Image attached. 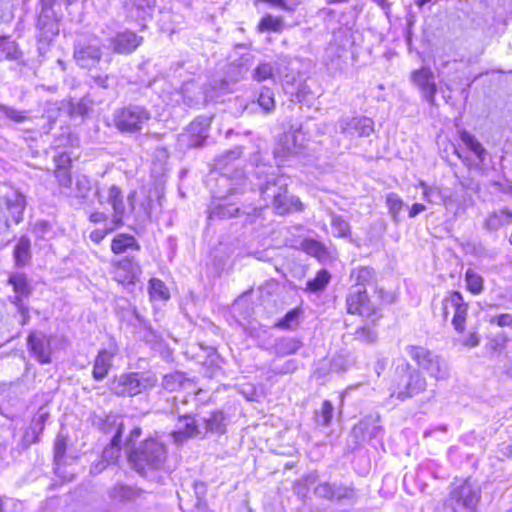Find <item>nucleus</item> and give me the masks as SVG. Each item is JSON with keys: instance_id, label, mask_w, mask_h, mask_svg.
I'll list each match as a JSON object with an SVG mask.
<instances>
[{"instance_id": "f257e3e1", "label": "nucleus", "mask_w": 512, "mask_h": 512, "mask_svg": "<svg viewBox=\"0 0 512 512\" xmlns=\"http://www.w3.org/2000/svg\"><path fill=\"white\" fill-rule=\"evenodd\" d=\"M131 467L140 475L159 470L167 459L166 445L156 437L145 438L137 447H131L126 454Z\"/></svg>"}, {"instance_id": "f03ea898", "label": "nucleus", "mask_w": 512, "mask_h": 512, "mask_svg": "<svg viewBox=\"0 0 512 512\" xmlns=\"http://www.w3.org/2000/svg\"><path fill=\"white\" fill-rule=\"evenodd\" d=\"M481 492L471 479L456 477L450 483L448 497L443 502L449 512H477Z\"/></svg>"}, {"instance_id": "7ed1b4c3", "label": "nucleus", "mask_w": 512, "mask_h": 512, "mask_svg": "<svg viewBox=\"0 0 512 512\" xmlns=\"http://www.w3.org/2000/svg\"><path fill=\"white\" fill-rule=\"evenodd\" d=\"M112 393L118 397H133L151 389L157 383L153 374L145 375L140 372H125L112 379Z\"/></svg>"}, {"instance_id": "20e7f679", "label": "nucleus", "mask_w": 512, "mask_h": 512, "mask_svg": "<svg viewBox=\"0 0 512 512\" xmlns=\"http://www.w3.org/2000/svg\"><path fill=\"white\" fill-rule=\"evenodd\" d=\"M426 387V380L420 372L413 369L410 364H406L396 369L394 378L395 390L392 396L399 400H404L424 392Z\"/></svg>"}, {"instance_id": "39448f33", "label": "nucleus", "mask_w": 512, "mask_h": 512, "mask_svg": "<svg viewBox=\"0 0 512 512\" xmlns=\"http://www.w3.org/2000/svg\"><path fill=\"white\" fill-rule=\"evenodd\" d=\"M150 119L149 112L140 106H124L113 114V124L117 130L125 134L139 132Z\"/></svg>"}, {"instance_id": "423d86ee", "label": "nucleus", "mask_w": 512, "mask_h": 512, "mask_svg": "<svg viewBox=\"0 0 512 512\" xmlns=\"http://www.w3.org/2000/svg\"><path fill=\"white\" fill-rule=\"evenodd\" d=\"M407 351L420 370L427 372L436 380L445 378L446 370L441 363L440 357L428 348L421 345H411L407 348Z\"/></svg>"}, {"instance_id": "0eeeda50", "label": "nucleus", "mask_w": 512, "mask_h": 512, "mask_svg": "<svg viewBox=\"0 0 512 512\" xmlns=\"http://www.w3.org/2000/svg\"><path fill=\"white\" fill-rule=\"evenodd\" d=\"M345 309L347 314L353 316L382 318L381 310L371 305V299L366 288L348 292L345 297Z\"/></svg>"}, {"instance_id": "6e6552de", "label": "nucleus", "mask_w": 512, "mask_h": 512, "mask_svg": "<svg viewBox=\"0 0 512 512\" xmlns=\"http://www.w3.org/2000/svg\"><path fill=\"white\" fill-rule=\"evenodd\" d=\"M469 308V303L458 290L447 291L441 301L442 317L445 320L450 318L451 325L469 317Z\"/></svg>"}, {"instance_id": "1a4fd4ad", "label": "nucleus", "mask_w": 512, "mask_h": 512, "mask_svg": "<svg viewBox=\"0 0 512 512\" xmlns=\"http://www.w3.org/2000/svg\"><path fill=\"white\" fill-rule=\"evenodd\" d=\"M112 278L123 287L134 286L141 274V266L134 257H125L112 263Z\"/></svg>"}, {"instance_id": "9d476101", "label": "nucleus", "mask_w": 512, "mask_h": 512, "mask_svg": "<svg viewBox=\"0 0 512 512\" xmlns=\"http://www.w3.org/2000/svg\"><path fill=\"white\" fill-rule=\"evenodd\" d=\"M26 345L30 355L40 364L51 363L53 349L50 337L33 330L27 336Z\"/></svg>"}, {"instance_id": "9b49d317", "label": "nucleus", "mask_w": 512, "mask_h": 512, "mask_svg": "<svg viewBox=\"0 0 512 512\" xmlns=\"http://www.w3.org/2000/svg\"><path fill=\"white\" fill-rule=\"evenodd\" d=\"M144 38L135 31L126 29L117 32L111 37L109 43L113 53L120 55H128L135 52L143 43Z\"/></svg>"}, {"instance_id": "f8f14e48", "label": "nucleus", "mask_w": 512, "mask_h": 512, "mask_svg": "<svg viewBox=\"0 0 512 512\" xmlns=\"http://www.w3.org/2000/svg\"><path fill=\"white\" fill-rule=\"evenodd\" d=\"M212 119L205 116H198L185 128L184 136L189 148H198L205 144Z\"/></svg>"}, {"instance_id": "ddd939ff", "label": "nucleus", "mask_w": 512, "mask_h": 512, "mask_svg": "<svg viewBox=\"0 0 512 512\" xmlns=\"http://www.w3.org/2000/svg\"><path fill=\"white\" fill-rule=\"evenodd\" d=\"M272 207L277 215L285 216L293 212H302L304 205L300 198L291 195L288 185H283L280 190L273 196Z\"/></svg>"}, {"instance_id": "4468645a", "label": "nucleus", "mask_w": 512, "mask_h": 512, "mask_svg": "<svg viewBox=\"0 0 512 512\" xmlns=\"http://www.w3.org/2000/svg\"><path fill=\"white\" fill-rule=\"evenodd\" d=\"M410 79L422 91L427 101L433 104L438 89L432 70L429 67L422 66L410 73Z\"/></svg>"}, {"instance_id": "2eb2a0df", "label": "nucleus", "mask_w": 512, "mask_h": 512, "mask_svg": "<svg viewBox=\"0 0 512 512\" xmlns=\"http://www.w3.org/2000/svg\"><path fill=\"white\" fill-rule=\"evenodd\" d=\"M53 174L59 186L69 188L73 181V160L66 151H60L53 156Z\"/></svg>"}, {"instance_id": "dca6fc26", "label": "nucleus", "mask_w": 512, "mask_h": 512, "mask_svg": "<svg viewBox=\"0 0 512 512\" xmlns=\"http://www.w3.org/2000/svg\"><path fill=\"white\" fill-rule=\"evenodd\" d=\"M453 330L457 336L456 341L462 347L475 348L481 342V334L477 326H469L468 317L462 322L452 324Z\"/></svg>"}, {"instance_id": "f3484780", "label": "nucleus", "mask_w": 512, "mask_h": 512, "mask_svg": "<svg viewBox=\"0 0 512 512\" xmlns=\"http://www.w3.org/2000/svg\"><path fill=\"white\" fill-rule=\"evenodd\" d=\"M7 283L11 285L14 292L12 303L16 306H21L23 299L28 298L33 292L31 281L24 272L10 274Z\"/></svg>"}, {"instance_id": "a211bd4d", "label": "nucleus", "mask_w": 512, "mask_h": 512, "mask_svg": "<svg viewBox=\"0 0 512 512\" xmlns=\"http://www.w3.org/2000/svg\"><path fill=\"white\" fill-rule=\"evenodd\" d=\"M114 353L107 349L98 350L92 362L91 375L95 381H103L110 373Z\"/></svg>"}, {"instance_id": "6ab92c4d", "label": "nucleus", "mask_w": 512, "mask_h": 512, "mask_svg": "<svg viewBox=\"0 0 512 512\" xmlns=\"http://www.w3.org/2000/svg\"><path fill=\"white\" fill-rule=\"evenodd\" d=\"M375 130V122L367 116H355L348 120L344 127L343 133H349L357 137H368Z\"/></svg>"}, {"instance_id": "aec40b11", "label": "nucleus", "mask_w": 512, "mask_h": 512, "mask_svg": "<svg viewBox=\"0 0 512 512\" xmlns=\"http://www.w3.org/2000/svg\"><path fill=\"white\" fill-rule=\"evenodd\" d=\"M108 202L113 209L112 224L116 227H122L124 225V202H123V190L118 185H111L108 188Z\"/></svg>"}, {"instance_id": "412c9836", "label": "nucleus", "mask_w": 512, "mask_h": 512, "mask_svg": "<svg viewBox=\"0 0 512 512\" xmlns=\"http://www.w3.org/2000/svg\"><path fill=\"white\" fill-rule=\"evenodd\" d=\"M14 265L23 268L30 264L32 259L31 240L28 236H21L15 244L12 252Z\"/></svg>"}, {"instance_id": "4be33fe9", "label": "nucleus", "mask_w": 512, "mask_h": 512, "mask_svg": "<svg viewBox=\"0 0 512 512\" xmlns=\"http://www.w3.org/2000/svg\"><path fill=\"white\" fill-rule=\"evenodd\" d=\"M110 249L113 254L120 255L128 251H140L141 246L132 234L119 233L112 238Z\"/></svg>"}, {"instance_id": "5701e85b", "label": "nucleus", "mask_w": 512, "mask_h": 512, "mask_svg": "<svg viewBox=\"0 0 512 512\" xmlns=\"http://www.w3.org/2000/svg\"><path fill=\"white\" fill-rule=\"evenodd\" d=\"M350 281L353 283V286L358 287V289H364L366 286L376 283L377 274L373 267L358 266L351 270Z\"/></svg>"}, {"instance_id": "b1692460", "label": "nucleus", "mask_w": 512, "mask_h": 512, "mask_svg": "<svg viewBox=\"0 0 512 512\" xmlns=\"http://www.w3.org/2000/svg\"><path fill=\"white\" fill-rule=\"evenodd\" d=\"M101 50L94 46H82L74 52V58L82 68H89L101 60Z\"/></svg>"}, {"instance_id": "393cba45", "label": "nucleus", "mask_w": 512, "mask_h": 512, "mask_svg": "<svg viewBox=\"0 0 512 512\" xmlns=\"http://www.w3.org/2000/svg\"><path fill=\"white\" fill-rule=\"evenodd\" d=\"M178 420H185L186 422L182 428L174 430L172 432L171 435L175 442L181 443L183 441L195 437L199 433L198 424L192 415H180L178 417Z\"/></svg>"}, {"instance_id": "a878e982", "label": "nucleus", "mask_w": 512, "mask_h": 512, "mask_svg": "<svg viewBox=\"0 0 512 512\" xmlns=\"http://www.w3.org/2000/svg\"><path fill=\"white\" fill-rule=\"evenodd\" d=\"M304 309L302 304L287 311L281 318L275 323L274 327L280 330H294L296 329L303 318Z\"/></svg>"}, {"instance_id": "bb28decb", "label": "nucleus", "mask_w": 512, "mask_h": 512, "mask_svg": "<svg viewBox=\"0 0 512 512\" xmlns=\"http://www.w3.org/2000/svg\"><path fill=\"white\" fill-rule=\"evenodd\" d=\"M370 321L365 322L364 324L358 326L353 335L354 338L362 343L371 344L376 342L378 338V333L376 330L377 323L380 319H374V317H366Z\"/></svg>"}, {"instance_id": "cd10ccee", "label": "nucleus", "mask_w": 512, "mask_h": 512, "mask_svg": "<svg viewBox=\"0 0 512 512\" xmlns=\"http://www.w3.org/2000/svg\"><path fill=\"white\" fill-rule=\"evenodd\" d=\"M285 20L280 15L266 13L263 15L256 25L259 33L274 32L280 33L285 28Z\"/></svg>"}, {"instance_id": "c85d7f7f", "label": "nucleus", "mask_w": 512, "mask_h": 512, "mask_svg": "<svg viewBox=\"0 0 512 512\" xmlns=\"http://www.w3.org/2000/svg\"><path fill=\"white\" fill-rule=\"evenodd\" d=\"M0 51L5 52L6 61L23 62V51L10 35H0Z\"/></svg>"}, {"instance_id": "c756f323", "label": "nucleus", "mask_w": 512, "mask_h": 512, "mask_svg": "<svg viewBox=\"0 0 512 512\" xmlns=\"http://www.w3.org/2000/svg\"><path fill=\"white\" fill-rule=\"evenodd\" d=\"M300 249L307 255L316 258L318 261H324L329 257V252L325 244L313 238L303 239L300 243Z\"/></svg>"}, {"instance_id": "7c9ffc66", "label": "nucleus", "mask_w": 512, "mask_h": 512, "mask_svg": "<svg viewBox=\"0 0 512 512\" xmlns=\"http://www.w3.org/2000/svg\"><path fill=\"white\" fill-rule=\"evenodd\" d=\"M459 135L465 146L482 162L486 155V149L481 142L465 129L461 130Z\"/></svg>"}, {"instance_id": "2f4dec72", "label": "nucleus", "mask_w": 512, "mask_h": 512, "mask_svg": "<svg viewBox=\"0 0 512 512\" xmlns=\"http://www.w3.org/2000/svg\"><path fill=\"white\" fill-rule=\"evenodd\" d=\"M466 290L472 295H479L484 291V278L474 269H467L465 272Z\"/></svg>"}, {"instance_id": "473e14b6", "label": "nucleus", "mask_w": 512, "mask_h": 512, "mask_svg": "<svg viewBox=\"0 0 512 512\" xmlns=\"http://www.w3.org/2000/svg\"><path fill=\"white\" fill-rule=\"evenodd\" d=\"M149 297L150 300L167 301L170 298V291L161 279L151 278L149 280Z\"/></svg>"}, {"instance_id": "72a5a7b5", "label": "nucleus", "mask_w": 512, "mask_h": 512, "mask_svg": "<svg viewBox=\"0 0 512 512\" xmlns=\"http://www.w3.org/2000/svg\"><path fill=\"white\" fill-rule=\"evenodd\" d=\"M330 280V273L326 269H320L313 279L307 281L305 290L309 292L322 291L329 284Z\"/></svg>"}, {"instance_id": "f704fd0d", "label": "nucleus", "mask_w": 512, "mask_h": 512, "mask_svg": "<svg viewBox=\"0 0 512 512\" xmlns=\"http://www.w3.org/2000/svg\"><path fill=\"white\" fill-rule=\"evenodd\" d=\"M257 103L264 113H271L276 107L273 90L269 87H262L257 97Z\"/></svg>"}, {"instance_id": "c9c22d12", "label": "nucleus", "mask_w": 512, "mask_h": 512, "mask_svg": "<svg viewBox=\"0 0 512 512\" xmlns=\"http://www.w3.org/2000/svg\"><path fill=\"white\" fill-rule=\"evenodd\" d=\"M187 382L188 379L183 373L173 372L164 377L163 387L168 392H176L181 390Z\"/></svg>"}, {"instance_id": "e433bc0d", "label": "nucleus", "mask_w": 512, "mask_h": 512, "mask_svg": "<svg viewBox=\"0 0 512 512\" xmlns=\"http://www.w3.org/2000/svg\"><path fill=\"white\" fill-rule=\"evenodd\" d=\"M125 429V425L123 422H120L117 425L116 431L112 438L110 439V442L108 446L106 447L105 451L111 450L112 451V458L114 461H118L121 457V441L123 432Z\"/></svg>"}, {"instance_id": "4c0bfd02", "label": "nucleus", "mask_w": 512, "mask_h": 512, "mask_svg": "<svg viewBox=\"0 0 512 512\" xmlns=\"http://www.w3.org/2000/svg\"><path fill=\"white\" fill-rule=\"evenodd\" d=\"M331 227L336 238L340 239L351 237V228L348 222L342 216H333L331 219Z\"/></svg>"}, {"instance_id": "58836bf2", "label": "nucleus", "mask_w": 512, "mask_h": 512, "mask_svg": "<svg viewBox=\"0 0 512 512\" xmlns=\"http://www.w3.org/2000/svg\"><path fill=\"white\" fill-rule=\"evenodd\" d=\"M274 67L271 63L261 62L252 72V77L256 82H264L274 78Z\"/></svg>"}, {"instance_id": "ea45409f", "label": "nucleus", "mask_w": 512, "mask_h": 512, "mask_svg": "<svg viewBox=\"0 0 512 512\" xmlns=\"http://www.w3.org/2000/svg\"><path fill=\"white\" fill-rule=\"evenodd\" d=\"M225 415L221 410H214L205 420L206 428L209 431H222L225 426Z\"/></svg>"}, {"instance_id": "a19ab883", "label": "nucleus", "mask_w": 512, "mask_h": 512, "mask_svg": "<svg viewBox=\"0 0 512 512\" xmlns=\"http://www.w3.org/2000/svg\"><path fill=\"white\" fill-rule=\"evenodd\" d=\"M2 112L7 120L22 123L30 119L28 111L16 110L10 107H2Z\"/></svg>"}, {"instance_id": "79ce46f5", "label": "nucleus", "mask_w": 512, "mask_h": 512, "mask_svg": "<svg viewBox=\"0 0 512 512\" xmlns=\"http://www.w3.org/2000/svg\"><path fill=\"white\" fill-rule=\"evenodd\" d=\"M386 205L388 207L389 213L393 217H397L402 210L404 203L396 193H390L386 196Z\"/></svg>"}, {"instance_id": "37998d69", "label": "nucleus", "mask_w": 512, "mask_h": 512, "mask_svg": "<svg viewBox=\"0 0 512 512\" xmlns=\"http://www.w3.org/2000/svg\"><path fill=\"white\" fill-rule=\"evenodd\" d=\"M334 407L330 400H324L320 411L317 413L319 421L323 426H327L331 423L333 417Z\"/></svg>"}, {"instance_id": "c03bdc74", "label": "nucleus", "mask_w": 512, "mask_h": 512, "mask_svg": "<svg viewBox=\"0 0 512 512\" xmlns=\"http://www.w3.org/2000/svg\"><path fill=\"white\" fill-rule=\"evenodd\" d=\"M510 338L506 333H499L489 340V349L493 352H502Z\"/></svg>"}, {"instance_id": "a18cd8bd", "label": "nucleus", "mask_w": 512, "mask_h": 512, "mask_svg": "<svg viewBox=\"0 0 512 512\" xmlns=\"http://www.w3.org/2000/svg\"><path fill=\"white\" fill-rule=\"evenodd\" d=\"M119 227H116L115 224H112L111 227H105L103 229H95L89 234L90 240L95 243L99 244L101 243L105 237L112 233L114 230L118 229Z\"/></svg>"}, {"instance_id": "49530a36", "label": "nucleus", "mask_w": 512, "mask_h": 512, "mask_svg": "<svg viewBox=\"0 0 512 512\" xmlns=\"http://www.w3.org/2000/svg\"><path fill=\"white\" fill-rule=\"evenodd\" d=\"M490 324H495L500 328H512V313H500L489 319Z\"/></svg>"}, {"instance_id": "de8ad7c7", "label": "nucleus", "mask_w": 512, "mask_h": 512, "mask_svg": "<svg viewBox=\"0 0 512 512\" xmlns=\"http://www.w3.org/2000/svg\"><path fill=\"white\" fill-rule=\"evenodd\" d=\"M67 441L64 436L59 435L54 441V459L61 461L66 454Z\"/></svg>"}, {"instance_id": "09e8293b", "label": "nucleus", "mask_w": 512, "mask_h": 512, "mask_svg": "<svg viewBox=\"0 0 512 512\" xmlns=\"http://www.w3.org/2000/svg\"><path fill=\"white\" fill-rule=\"evenodd\" d=\"M281 352L283 354H294L301 346V342L295 338L281 340Z\"/></svg>"}, {"instance_id": "8fccbe9b", "label": "nucleus", "mask_w": 512, "mask_h": 512, "mask_svg": "<svg viewBox=\"0 0 512 512\" xmlns=\"http://www.w3.org/2000/svg\"><path fill=\"white\" fill-rule=\"evenodd\" d=\"M263 3L284 11H292L293 8L285 0H255V4Z\"/></svg>"}, {"instance_id": "3c124183", "label": "nucleus", "mask_w": 512, "mask_h": 512, "mask_svg": "<svg viewBox=\"0 0 512 512\" xmlns=\"http://www.w3.org/2000/svg\"><path fill=\"white\" fill-rule=\"evenodd\" d=\"M142 435V428L140 426L133 427L129 435L127 436L125 440V445L127 447H135V441Z\"/></svg>"}, {"instance_id": "603ef678", "label": "nucleus", "mask_w": 512, "mask_h": 512, "mask_svg": "<svg viewBox=\"0 0 512 512\" xmlns=\"http://www.w3.org/2000/svg\"><path fill=\"white\" fill-rule=\"evenodd\" d=\"M107 219H108V216L104 212H101V211H94L88 217V220L93 224L104 223L107 221Z\"/></svg>"}, {"instance_id": "864d4df0", "label": "nucleus", "mask_w": 512, "mask_h": 512, "mask_svg": "<svg viewBox=\"0 0 512 512\" xmlns=\"http://www.w3.org/2000/svg\"><path fill=\"white\" fill-rule=\"evenodd\" d=\"M426 210V206L422 203H414L409 209V217L414 218L418 214L424 212Z\"/></svg>"}, {"instance_id": "5fc2aeb1", "label": "nucleus", "mask_w": 512, "mask_h": 512, "mask_svg": "<svg viewBox=\"0 0 512 512\" xmlns=\"http://www.w3.org/2000/svg\"><path fill=\"white\" fill-rule=\"evenodd\" d=\"M422 187H423V198L426 200V201H430V196H431V193H432V188L427 186L425 183H421L420 184Z\"/></svg>"}, {"instance_id": "6e6d98bb", "label": "nucleus", "mask_w": 512, "mask_h": 512, "mask_svg": "<svg viewBox=\"0 0 512 512\" xmlns=\"http://www.w3.org/2000/svg\"><path fill=\"white\" fill-rule=\"evenodd\" d=\"M454 154L463 162V164L465 166H467L468 168H470V160L468 157H463L462 154L458 151V150H455L454 151Z\"/></svg>"}, {"instance_id": "4d7b16f0", "label": "nucleus", "mask_w": 512, "mask_h": 512, "mask_svg": "<svg viewBox=\"0 0 512 512\" xmlns=\"http://www.w3.org/2000/svg\"><path fill=\"white\" fill-rule=\"evenodd\" d=\"M18 307H19L20 312L24 315V319L22 321V324H25L29 320L28 308L23 306L22 304H21V306H18Z\"/></svg>"}, {"instance_id": "13d9d810", "label": "nucleus", "mask_w": 512, "mask_h": 512, "mask_svg": "<svg viewBox=\"0 0 512 512\" xmlns=\"http://www.w3.org/2000/svg\"><path fill=\"white\" fill-rule=\"evenodd\" d=\"M284 137H285L286 139H289V138H290V139H291V141L293 142L294 146H297V145H296V142H297V134H296V132L285 133V134H284Z\"/></svg>"}, {"instance_id": "bf43d9fd", "label": "nucleus", "mask_w": 512, "mask_h": 512, "mask_svg": "<svg viewBox=\"0 0 512 512\" xmlns=\"http://www.w3.org/2000/svg\"><path fill=\"white\" fill-rule=\"evenodd\" d=\"M22 214H23L22 210L18 211L17 215L12 218V221L15 224H19L23 220V215Z\"/></svg>"}, {"instance_id": "052dcab7", "label": "nucleus", "mask_w": 512, "mask_h": 512, "mask_svg": "<svg viewBox=\"0 0 512 512\" xmlns=\"http://www.w3.org/2000/svg\"><path fill=\"white\" fill-rule=\"evenodd\" d=\"M431 2V0H415V4L418 8H422L425 4Z\"/></svg>"}, {"instance_id": "680f3d73", "label": "nucleus", "mask_w": 512, "mask_h": 512, "mask_svg": "<svg viewBox=\"0 0 512 512\" xmlns=\"http://www.w3.org/2000/svg\"><path fill=\"white\" fill-rule=\"evenodd\" d=\"M327 4H343L347 3L349 0H325Z\"/></svg>"}, {"instance_id": "e2e57ef3", "label": "nucleus", "mask_w": 512, "mask_h": 512, "mask_svg": "<svg viewBox=\"0 0 512 512\" xmlns=\"http://www.w3.org/2000/svg\"><path fill=\"white\" fill-rule=\"evenodd\" d=\"M47 419V414H42L40 416V423L43 425Z\"/></svg>"}, {"instance_id": "0e129e2a", "label": "nucleus", "mask_w": 512, "mask_h": 512, "mask_svg": "<svg viewBox=\"0 0 512 512\" xmlns=\"http://www.w3.org/2000/svg\"><path fill=\"white\" fill-rule=\"evenodd\" d=\"M508 216L510 217V220L512 221V213H508Z\"/></svg>"}, {"instance_id": "69168bd1", "label": "nucleus", "mask_w": 512, "mask_h": 512, "mask_svg": "<svg viewBox=\"0 0 512 512\" xmlns=\"http://www.w3.org/2000/svg\"><path fill=\"white\" fill-rule=\"evenodd\" d=\"M74 0H68L69 3L73 2Z\"/></svg>"}]
</instances>
